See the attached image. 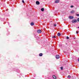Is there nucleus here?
<instances>
[{
  "instance_id": "f257e3e1",
  "label": "nucleus",
  "mask_w": 79,
  "mask_h": 79,
  "mask_svg": "<svg viewBox=\"0 0 79 79\" xmlns=\"http://www.w3.org/2000/svg\"><path fill=\"white\" fill-rule=\"evenodd\" d=\"M72 23H77V20L76 19H74L72 21Z\"/></svg>"
},
{
  "instance_id": "f03ea898",
  "label": "nucleus",
  "mask_w": 79,
  "mask_h": 79,
  "mask_svg": "<svg viewBox=\"0 0 79 79\" xmlns=\"http://www.w3.org/2000/svg\"><path fill=\"white\" fill-rule=\"evenodd\" d=\"M37 32L39 33H41V32H42V31L41 30L39 29L37 31Z\"/></svg>"
},
{
  "instance_id": "7ed1b4c3",
  "label": "nucleus",
  "mask_w": 79,
  "mask_h": 79,
  "mask_svg": "<svg viewBox=\"0 0 79 79\" xmlns=\"http://www.w3.org/2000/svg\"><path fill=\"white\" fill-rule=\"evenodd\" d=\"M60 58V56L58 55H57L56 56V59H58Z\"/></svg>"
},
{
  "instance_id": "20e7f679",
  "label": "nucleus",
  "mask_w": 79,
  "mask_h": 79,
  "mask_svg": "<svg viewBox=\"0 0 79 79\" xmlns=\"http://www.w3.org/2000/svg\"><path fill=\"white\" fill-rule=\"evenodd\" d=\"M69 19H72L73 18V17L70 16L69 17Z\"/></svg>"
},
{
  "instance_id": "39448f33",
  "label": "nucleus",
  "mask_w": 79,
  "mask_h": 79,
  "mask_svg": "<svg viewBox=\"0 0 79 79\" xmlns=\"http://www.w3.org/2000/svg\"><path fill=\"white\" fill-rule=\"evenodd\" d=\"M36 3L37 5H39V4H40V2L39 1H36Z\"/></svg>"
},
{
  "instance_id": "423d86ee",
  "label": "nucleus",
  "mask_w": 79,
  "mask_h": 79,
  "mask_svg": "<svg viewBox=\"0 0 79 79\" xmlns=\"http://www.w3.org/2000/svg\"><path fill=\"white\" fill-rule=\"evenodd\" d=\"M74 12H75L74 10H73L71 12V14H73V13H74Z\"/></svg>"
},
{
  "instance_id": "0eeeda50",
  "label": "nucleus",
  "mask_w": 79,
  "mask_h": 79,
  "mask_svg": "<svg viewBox=\"0 0 79 79\" xmlns=\"http://www.w3.org/2000/svg\"><path fill=\"white\" fill-rule=\"evenodd\" d=\"M40 56H42L43 55V54L42 53H40L39 55Z\"/></svg>"
},
{
  "instance_id": "6e6552de",
  "label": "nucleus",
  "mask_w": 79,
  "mask_h": 79,
  "mask_svg": "<svg viewBox=\"0 0 79 79\" xmlns=\"http://www.w3.org/2000/svg\"><path fill=\"white\" fill-rule=\"evenodd\" d=\"M53 78V79H56V76L55 75H53L52 76Z\"/></svg>"
},
{
  "instance_id": "1a4fd4ad",
  "label": "nucleus",
  "mask_w": 79,
  "mask_h": 79,
  "mask_svg": "<svg viewBox=\"0 0 79 79\" xmlns=\"http://www.w3.org/2000/svg\"><path fill=\"white\" fill-rule=\"evenodd\" d=\"M59 2V1L58 0H56L55 1V3H58Z\"/></svg>"
},
{
  "instance_id": "9d476101",
  "label": "nucleus",
  "mask_w": 79,
  "mask_h": 79,
  "mask_svg": "<svg viewBox=\"0 0 79 79\" xmlns=\"http://www.w3.org/2000/svg\"><path fill=\"white\" fill-rule=\"evenodd\" d=\"M41 10L42 11H44V8H42L41 9Z\"/></svg>"
},
{
  "instance_id": "9b49d317",
  "label": "nucleus",
  "mask_w": 79,
  "mask_h": 79,
  "mask_svg": "<svg viewBox=\"0 0 79 79\" xmlns=\"http://www.w3.org/2000/svg\"><path fill=\"white\" fill-rule=\"evenodd\" d=\"M34 24L33 23H31V26H34Z\"/></svg>"
},
{
  "instance_id": "f8f14e48",
  "label": "nucleus",
  "mask_w": 79,
  "mask_h": 79,
  "mask_svg": "<svg viewBox=\"0 0 79 79\" xmlns=\"http://www.w3.org/2000/svg\"><path fill=\"white\" fill-rule=\"evenodd\" d=\"M57 35L58 36H60V35H61V34H60V33H58L57 34Z\"/></svg>"
},
{
  "instance_id": "ddd939ff",
  "label": "nucleus",
  "mask_w": 79,
  "mask_h": 79,
  "mask_svg": "<svg viewBox=\"0 0 79 79\" xmlns=\"http://www.w3.org/2000/svg\"><path fill=\"white\" fill-rule=\"evenodd\" d=\"M52 38H53V39H55V38H56V36H54L52 37Z\"/></svg>"
},
{
  "instance_id": "4468645a",
  "label": "nucleus",
  "mask_w": 79,
  "mask_h": 79,
  "mask_svg": "<svg viewBox=\"0 0 79 79\" xmlns=\"http://www.w3.org/2000/svg\"><path fill=\"white\" fill-rule=\"evenodd\" d=\"M66 39H69V38L68 37V36H67Z\"/></svg>"
},
{
  "instance_id": "2eb2a0df",
  "label": "nucleus",
  "mask_w": 79,
  "mask_h": 79,
  "mask_svg": "<svg viewBox=\"0 0 79 79\" xmlns=\"http://www.w3.org/2000/svg\"><path fill=\"white\" fill-rule=\"evenodd\" d=\"M60 69L61 70H63V67H60Z\"/></svg>"
},
{
  "instance_id": "dca6fc26",
  "label": "nucleus",
  "mask_w": 79,
  "mask_h": 79,
  "mask_svg": "<svg viewBox=\"0 0 79 79\" xmlns=\"http://www.w3.org/2000/svg\"><path fill=\"white\" fill-rule=\"evenodd\" d=\"M70 7H71V8H73V7H74V6H73V5H72V6H70Z\"/></svg>"
},
{
  "instance_id": "f3484780",
  "label": "nucleus",
  "mask_w": 79,
  "mask_h": 79,
  "mask_svg": "<svg viewBox=\"0 0 79 79\" xmlns=\"http://www.w3.org/2000/svg\"><path fill=\"white\" fill-rule=\"evenodd\" d=\"M68 78H70L71 77L69 75L68 76Z\"/></svg>"
},
{
  "instance_id": "a211bd4d",
  "label": "nucleus",
  "mask_w": 79,
  "mask_h": 79,
  "mask_svg": "<svg viewBox=\"0 0 79 79\" xmlns=\"http://www.w3.org/2000/svg\"><path fill=\"white\" fill-rule=\"evenodd\" d=\"M76 33L77 34H78V32H79V31H76Z\"/></svg>"
},
{
  "instance_id": "6ab92c4d",
  "label": "nucleus",
  "mask_w": 79,
  "mask_h": 79,
  "mask_svg": "<svg viewBox=\"0 0 79 79\" xmlns=\"http://www.w3.org/2000/svg\"><path fill=\"white\" fill-rule=\"evenodd\" d=\"M22 3H24V0H22Z\"/></svg>"
},
{
  "instance_id": "aec40b11",
  "label": "nucleus",
  "mask_w": 79,
  "mask_h": 79,
  "mask_svg": "<svg viewBox=\"0 0 79 79\" xmlns=\"http://www.w3.org/2000/svg\"><path fill=\"white\" fill-rule=\"evenodd\" d=\"M54 26H55V27L56 26V24H54Z\"/></svg>"
},
{
  "instance_id": "412c9836",
  "label": "nucleus",
  "mask_w": 79,
  "mask_h": 79,
  "mask_svg": "<svg viewBox=\"0 0 79 79\" xmlns=\"http://www.w3.org/2000/svg\"><path fill=\"white\" fill-rule=\"evenodd\" d=\"M77 16H79V14H77Z\"/></svg>"
},
{
  "instance_id": "4be33fe9",
  "label": "nucleus",
  "mask_w": 79,
  "mask_h": 79,
  "mask_svg": "<svg viewBox=\"0 0 79 79\" xmlns=\"http://www.w3.org/2000/svg\"><path fill=\"white\" fill-rule=\"evenodd\" d=\"M77 21H79V18L77 19Z\"/></svg>"
},
{
  "instance_id": "5701e85b",
  "label": "nucleus",
  "mask_w": 79,
  "mask_h": 79,
  "mask_svg": "<svg viewBox=\"0 0 79 79\" xmlns=\"http://www.w3.org/2000/svg\"><path fill=\"white\" fill-rule=\"evenodd\" d=\"M78 61H79V59H78Z\"/></svg>"
}]
</instances>
